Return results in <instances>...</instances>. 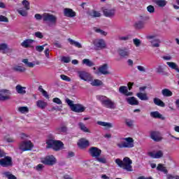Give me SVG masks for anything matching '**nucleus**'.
Instances as JSON below:
<instances>
[{"label":"nucleus","instance_id":"obj_1","mask_svg":"<svg viewBox=\"0 0 179 179\" xmlns=\"http://www.w3.org/2000/svg\"><path fill=\"white\" fill-rule=\"evenodd\" d=\"M96 100L100 101L101 106L106 108H109L110 110H115L117 106L115 103L111 100V99L104 96V95H97L96 96Z\"/></svg>","mask_w":179,"mask_h":179},{"label":"nucleus","instance_id":"obj_58","mask_svg":"<svg viewBox=\"0 0 179 179\" xmlns=\"http://www.w3.org/2000/svg\"><path fill=\"white\" fill-rule=\"evenodd\" d=\"M62 61L65 64H69V62H71V57L64 56L62 58Z\"/></svg>","mask_w":179,"mask_h":179},{"label":"nucleus","instance_id":"obj_57","mask_svg":"<svg viewBox=\"0 0 179 179\" xmlns=\"http://www.w3.org/2000/svg\"><path fill=\"white\" fill-rule=\"evenodd\" d=\"M156 71L157 73H163L164 72V68L163 66H158V67L156 69Z\"/></svg>","mask_w":179,"mask_h":179},{"label":"nucleus","instance_id":"obj_48","mask_svg":"<svg viewBox=\"0 0 179 179\" xmlns=\"http://www.w3.org/2000/svg\"><path fill=\"white\" fill-rule=\"evenodd\" d=\"M96 159L97 162H99V163H102V164H107V159L105 157H98Z\"/></svg>","mask_w":179,"mask_h":179},{"label":"nucleus","instance_id":"obj_54","mask_svg":"<svg viewBox=\"0 0 179 179\" xmlns=\"http://www.w3.org/2000/svg\"><path fill=\"white\" fill-rule=\"evenodd\" d=\"M60 78L62 80H65V82H71V78L68 77V76L62 74Z\"/></svg>","mask_w":179,"mask_h":179},{"label":"nucleus","instance_id":"obj_47","mask_svg":"<svg viewBox=\"0 0 179 179\" xmlns=\"http://www.w3.org/2000/svg\"><path fill=\"white\" fill-rule=\"evenodd\" d=\"M94 30L96 33H99V34H101V36H107V32L104 31L103 29L94 27Z\"/></svg>","mask_w":179,"mask_h":179},{"label":"nucleus","instance_id":"obj_41","mask_svg":"<svg viewBox=\"0 0 179 179\" xmlns=\"http://www.w3.org/2000/svg\"><path fill=\"white\" fill-rule=\"evenodd\" d=\"M22 62L28 66V68H34V63L29 62V59H22Z\"/></svg>","mask_w":179,"mask_h":179},{"label":"nucleus","instance_id":"obj_10","mask_svg":"<svg viewBox=\"0 0 179 179\" xmlns=\"http://www.w3.org/2000/svg\"><path fill=\"white\" fill-rule=\"evenodd\" d=\"M10 91L6 89L0 90V101L10 100Z\"/></svg>","mask_w":179,"mask_h":179},{"label":"nucleus","instance_id":"obj_13","mask_svg":"<svg viewBox=\"0 0 179 179\" xmlns=\"http://www.w3.org/2000/svg\"><path fill=\"white\" fill-rule=\"evenodd\" d=\"M94 47L97 50H104V48H106L107 44L106 43V41L104 39H96L93 43Z\"/></svg>","mask_w":179,"mask_h":179},{"label":"nucleus","instance_id":"obj_52","mask_svg":"<svg viewBox=\"0 0 179 179\" xmlns=\"http://www.w3.org/2000/svg\"><path fill=\"white\" fill-rule=\"evenodd\" d=\"M45 45H47V44H44L43 45H37L36 47V51H38V52H42V51L44 50V48L45 47Z\"/></svg>","mask_w":179,"mask_h":179},{"label":"nucleus","instance_id":"obj_27","mask_svg":"<svg viewBox=\"0 0 179 179\" xmlns=\"http://www.w3.org/2000/svg\"><path fill=\"white\" fill-rule=\"evenodd\" d=\"M162 94L164 97H171L173 96V92L167 88H164L162 90Z\"/></svg>","mask_w":179,"mask_h":179},{"label":"nucleus","instance_id":"obj_63","mask_svg":"<svg viewBox=\"0 0 179 179\" xmlns=\"http://www.w3.org/2000/svg\"><path fill=\"white\" fill-rule=\"evenodd\" d=\"M6 48H8V45H6V43L0 44V51H3V50H6Z\"/></svg>","mask_w":179,"mask_h":179},{"label":"nucleus","instance_id":"obj_50","mask_svg":"<svg viewBox=\"0 0 179 179\" xmlns=\"http://www.w3.org/2000/svg\"><path fill=\"white\" fill-rule=\"evenodd\" d=\"M133 43L136 47H141V44H142V41H141V39L138 38L133 39Z\"/></svg>","mask_w":179,"mask_h":179},{"label":"nucleus","instance_id":"obj_19","mask_svg":"<svg viewBox=\"0 0 179 179\" xmlns=\"http://www.w3.org/2000/svg\"><path fill=\"white\" fill-rule=\"evenodd\" d=\"M150 138L155 142H160L162 141V137H160V132L157 131H152L150 133Z\"/></svg>","mask_w":179,"mask_h":179},{"label":"nucleus","instance_id":"obj_25","mask_svg":"<svg viewBox=\"0 0 179 179\" xmlns=\"http://www.w3.org/2000/svg\"><path fill=\"white\" fill-rule=\"evenodd\" d=\"M15 90L18 94H26V87H22L20 85H17L15 87Z\"/></svg>","mask_w":179,"mask_h":179},{"label":"nucleus","instance_id":"obj_55","mask_svg":"<svg viewBox=\"0 0 179 179\" xmlns=\"http://www.w3.org/2000/svg\"><path fill=\"white\" fill-rule=\"evenodd\" d=\"M147 10L149 13H155V6L150 5L147 7Z\"/></svg>","mask_w":179,"mask_h":179},{"label":"nucleus","instance_id":"obj_38","mask_svg":"<svg viewBox=\"0 0 179 179\" xmlns=\"http://www.w3.org/2000/svg\"><path fill=\"white\" fill-rule=\"evenodd\" d=\"M155 3L159 8H164L167 5V1L166 0H157Z\"/></svg>","mask_w":179,"mask_h":179},{"label":"nucleus","instance_id":"obj_37","mask_svg":"<svg viewBox=\"0 0 179 179\" xmlns=\"http://www.w3.org/2000/svg\"><path fill=\"white\" fill-rule=\"evenodd\" d=\"M96 124H98V125H101V127H107V128H113V124L110 122L98 121Z\"/></svg>","mask_w":179,"mask_h":179},{"label":"nucleus","instance_id":"obj_26","mask_svg":"<svg viewBox=\"0 0 179 179\" xmlns=\"http://www.w3.org/2000/svg\"><path fill=\"white\" fill-rule=\"evenodd\" d=\"M137 97L143 101H146L149 100V97L148 96V94L146 93H142V92H138L136 94Z\"/></svg>","mask_w":179,"mask_h":179},{"label":"nucleus","instance_id":"obj_3","mask_svg":"<svg viewBox=\"0 0 179 179\" xmlns=\"http://www.w3.org/2000/svg\"><path fill=\"white\" fill-rule=\"evenodd\" d=\"M34 17L37 20H41V19H43V22H50L52 24H57V17L52 14L43 13L41 15V14L36 13Z\"/></svg>","mask_w":179,"mask_h":179},{"label":"nucleus","instance_id":"obj_34","mask_svg":"<svg viewBox=\"0 0 179 179\" xmlns=\"http://www.w3.org/2000/svg\"><path fill=\"white\" fill-rule=\"evenodd\" d=\"M36 106L39 108L44 110L47 107V102H44V101L38 100L36 102Z\"/></svg>","mask_w":179,"mask_h":179},{"label":"nucleus","instance_id":"obj_36","mask_svg":"<svg viewBox=\"0 0 179 179\" xmlns=\"http://www.w3.org/2000/svg\"><path fill=\"white\" fill-rule=\"evenodd\" d=\"M38 90L39 92H41V93H42L43 96L44 97H45V99H50V95H48V92H47V91L44 90V89H43V86L40 85L38 88Z\"/></svg>","mask_w":179,"mask_h":179},{"label":"nucleus","instance_id":"obj_43","mask_svg":"<svg viewBox=\"0 0 179 179\" xmlns=\"http://www.w3.org/2000/svg\"><path fill=\"white\" fill-rule=\"evenodd\" d=\"M92 86H101L103 85V82L99 79L94 80L92 83Z\"/></svg>","mask_w":179,"mask_h":179},{"label":"nucleus","instance_id":"obj_28","mask_svg":"<svg viewBox=\"0 0 179 179\" xmlns=\"http://www.w3.org/2000/svg\"><path fill=\"white\" fill-rule=\"evenodd\" d=\"M67 40L71 45H74V47H76L77 48H82V44H80V43L76 41L71 38H69Z\"/></svg>","mask_w":179,"mask_h":179},{"label":"nucleus","instance_id":"obj_21","mask_svg":"<svg viewBox=\"0 0 179 179\" xmlns=\"http://www.w3.org/2000/svg\"><path fill=\"white\" fill-rule=\"evenodd\" d=\"M98 69H99V72L102 75H108L110 73V72L107 71L108 69V64H104L103 65L99 66Z\"/></svg>","mask_w":179,"mask_h":179},{"label":"nucleus","instance_id":"obj_62","mask_svg":"<svg viewBox=\"0 0 179 179\" xmlns=\"http://www.w3.org/2000/svg\"><path fill=\"white\" fill-rule=\"evenodd\" d=\"M166 179H179L178 176H173L171 174H168L166 176Z\"/></svg>","mask_w":179,"mask_h":179},{"label":"nucleus","instance_id":"obj_31","mask_svg":"<svg viewBox=\"0 0 179 179\" xmlns=\"http://www.w3.org/2000/svg\"><path fill=\"white\" fill-rule=\"evenodd\" d=\"M153 102L156 106H158L159 107H165L166 103L162 101V99L159 98H154Z\"/></svg>","mask_w":179,"mask_h":179},{"label":"nucleus","instance_id":"obj_61","mask_svg":"<svg viewBox=\"0 0 179 179\" xmlns=\"http://www.w3.org/2000/svg\"><path fill=\"white\" fill-rule=\"evenodd\" d=\"M52 101L53 103H56V104H62V101L59 98H54Z\"/></svg>","mask_w":179,"mask_h":179},{"label":"nucleus","instance_id":"obj_24","mask_svg":"<svg viewBox=\"0 0 179 179\" xmlns=\"http://www.w3.org/2000/svg\"><path fill=\"white\" fill-rule=\"evenodd\" d=\"M127 101L128 104H130V106H138L139 105V101L135 98V96L129 97L127 99Z\"/></svg>","mask_w":179,"mask_h":179},{"label":"nucleus","instance_id":"obj_59","mask_svg":"<svg viewBox=\"0 0 179 179\" xmlns=\"http://www.w3.org/2000/svg\"><path fill=\"white\" fill-rule=\"evenodd\" d=\"M130 38H131V36H129V35H127L126 36H120L119 40L120 41H127L129 40Z\"/></svg>","mask_w":179,"mask_h":179},{"label":"nucleus","instance_id":"obj_14","mask_svg":"<svg viewBox=\"0 0 179 179\" xmlns=\"http://www.w3.org/2000/svg\"><path fill=\"white\" fill-rule=\"evenodd\" d=\"M103 15L106 17H109L110 19H113L114 16H115V8H104Z\"/></svg>","mask_w":179,"mask_h":179},{"label":"nucleus","instance_id":"obj_56","mask_svg":"<svg viewBox=\"0 0 179 179\" xmlns=\"http://www.w3.org/2000/svg\"><path fill=\"white\" fill-rule=\"evenodd\" d=\"M0 22H3L4 23H9V19L3 15H0Z\"/></svg>","mask_w":179,"mask_h":179},{"label":"nucleus","instance_id":"obj_5","mask_svg":"<svg viewBox=\"0 0 179 179\" xmlns=\"http://www.w3.org/2000/svg\"><path fill=\"white\" fill-rule=\"evenodd\" d=\"M64 143L59 140H55L51 143V145L49 144L46 145V149H52L55 152H59L64 149Z\"/></svg>","mask_w":179,"mask_h":179},{"label":"nucleus","instance_id":"obj_12","mask_svg":"<svg viewBox=\"0 0 179 179\" xmlns=\"http://www.w3.org/2000/svg\"><path fill=\"white\" fill-rule=\"evenodd\" d=\"M147 40H151L150 41V43H151V47L153 48L160 47V43H162V41L159 38H155V36L150 35L146 36Z\"/></svg>","mask_w":179,"mask_h":179},{"label":"nucleus","instance_id":"obj_46","mask_svg":"<svg viewBox=\"0 0 179 179\" xmlns=\"http://www.w3.org/2000/svg\"><path fill=\"white\" fill-rule=\"evenodd\" d=\"M120 93H122V94H127L128 93V88L125 86H121L119 88Z\"/></svg>","mask_w":179,"mask_h":179},{"label":"nucleus","instance_id":"obj_45","mask_svg":"<svg viewBox=\"0 0 179 179\" xmlns=\"http://www.w3.org/2000/svg\"><path fill=\"white\" fill-rule=\"evenodd\" d=\"M18 111L22 114H24V113H29V108L27 106H21L18 108Z\"/></svg>","mask_w":179,"mask_h":179},{"label":"nucleus","instance_id":"obj_4","mask_svg":"<svg viewBox=\"0 0 179 179\" xmlns=\"http://www.w3.org/2000/svg\"><path fill=\"white\" fill-rule=\"evenodd\" d=\"M1 157H4L0 159V166H1V167H12V166H13L12 157L6 156V153L0 149V158Z\"/></svg>","mask_w":179,"mask_h":179},{"label":"nucleus","instance_id":"obj_2","mask_svg":"<svg viewBox=\"0 0 179 179\" xmlns=\"http://www.w3.org/2000/svg\"><path fill=\"white\" fill-rule=\"evenodd\" d=\"M115 162L116 164H117V166H119V167H120L121 169L127 170V171H133L132 159H131L129 157H126L123 159V160L117 158L115 159Z\"/></svg>","mask_w":179,"mask_h":179},{"label":"nucleus","instance_id":"obj_51","mask_svg":"<svg viewBox=\"0 0 179 179\" xmlns=\"http://www.w3.org/2000/svg\"><path fill=\"white\" fill-rule=\"evenodd\" d=\"M18 13L21 15V16L26 17L28 15V13L26 10L24 9H20L17 10Z\"/></svg>","mask_w":179,"mask_h":179},{"label":"nucleus","instance_id":"obj_33","mask_svg":"<svg viewBox=\"0 0 179 179\" xmlns=\"http://www.w3.org/2000/svg\"><path fill=\"white\" fill-rule=\"evenodd\" d=\"M157 170L158 171H162V173H164V174H167V173H169V171L167 170L166 166L163 165V164H159L157 166Z\"/></svg>","mask_w":179,"mask_h":179},{"label":"nucleus","instance_id":"obj_42","mask_svg":"<svg viewBox=\"0 0 179 179\" xmlns=\"http://www.w3.org/2000/svg\"><path fill=\"white\" fill-rule=\"evenodd\" d=\"M4 176L8 179H17V178H16V176H15V175L10 173V172H9V171L4 172Z\"/></svg>","mask_w":179,"mask_h":179},{"label":"nucleus","instance_id":"obj_53","mask_svg":"<svg viewBox=\"0 0 179 179\" xmlns=\"http://www.w3.org/2000/svg\"><path fill=\"white\" fill-rule=\"evenodd\" d=\"M66 103L68 104V106H69L71 110V108H73V106L75 105V104L73 103V101H72V100H71V99H66Z\"/></svg>","mask_w":179,"mask_h":179},{"label":"nucleus","instance_id":"obj_30","mask_svg":"<svg viewBox=\"0 0 179 179\" xmlns=\"http://www.w3.org/2000/svg\"><path fill=\"white\" fill-rule=\"evenodd\" d=\"M166 64L169 66L171 69H174L179 73V69H178V65L177 64L173 62H167Z\"/></svg>","mask_w":179,"mask_h":179},{"label":"nucleus","instance_id":"obj_15","mask_svg":"<svg viewBox=\"0 0 179 179\" xmlns=\"http://www.w3.org/2000/svg\"><path fill=\"white\" fill-rule=\"evenodd\" d=\"M117 52L120 58H128V57H129V50L127 48H120L117 50Z\"/></svg>","mask_w":179,"mask_h":179},{"label":"nucleus","instance_id":"obj_20","mask_svg":"<svg viewBox=\"0 0 179 179\" xmlns=\"http://www.w3.org/2000/svg\"><path fill=\"white\" fill-rule=\"evenodd\" d=\"M77 145L80 149H86V148H89L90 143L85 138H81L79 140Z\"/></svg>","mask_w":179,"mask_h":179},{"label":"nucleus","instance_id":"obj_35","mask_svg":"<svg viewBox=\"0 0 179 179\" xmlns=\"http://www.w3.org/2000/svg\"><path fill=\"white\" fill-rule=\"evenodd\" d=\"M83 65H86V66H89L90 68L94 66V63L89 59H83Z\"/></svg>","mask_w":179,"mask_h":179},{"label":"nucleus","instance_id":"obj_32","mask_svg":"<svg viewBox=\"0 0 179 179\" xmlns=\"http://www.w3.org/2000/svg\"><path fill=\"white\" fill-rule=\"evenodd\" d=\"M55 141V136L52 134H49L47 136V139L45 141L46 146H48L49 145H51V143L54 142Z\"/></svg>","mask_w":179,"mask_h":179},{"label":"nucleus","instance_id":"obj_23","mask_svg":"<svg viewBox=\"0 0 179 179\" xmlns=\"http://www.w3.org/2000/svg\"><path fill=\"white\" fill-rule=\"evenodd\" d=\"M148 155L150 156V157H152V159H161L163 156V151L159 150L156 153L150 152H148Z\"/></svg>","mask_w":179,"mask_h":179},{"label":"nucleus","instance_id":"obj_39","mask_svg":"<svg viewBox=\"0 0 179 179\" xmlns=\"http://www.w3.org/2000/svg\"><path fill=\"white\" fill-rule=\"evenodd\" d=\"M78 127H79L81 131H83V132H89V133H90V130H89L87 129V127H86V125H85L83 124V122H79L78 123Z\"/></svg>","mask_w":179,"mask_h":179},{"label":"nucleus","instance_id":"obj_11","mask_svg":"<svg viewBox=\"0 0 179 179\" xmlns=\"http://www.w3.org/2000/svg\"><path fill=\"white\" fill-rule=\"evenodd\" d=\"M88 152L92 157H95L96 159L101 155V150L97 147H91Z\"/></svg>","mask_w":179,"mask_h":179},{"label":"nucleus","instance_id":"obj_17","mask_svg":"<svg viewBox=\"0 0 179 179\" xmlns=\"http://www.w3.org/2000/svg\"><path fill=\"white\" fill-rule=\"evenodd\" d=\"M35 41H36L33 39H25L22 42L21 45L23 47V48H34L33 43Z\"/></svg>","mask_w":179,"mask_h":179},{"label":"nucleus","instance_id":"obj_64","mask_svg":"<svg viewBox=\"0 0 179 179\" xmlns=\"http://www.w3.org/2000/svg\"><path fill=\"white\" fill-rule=\"evenodd\" d=\"M92 13L94 17H100L101 16V14L99 11L93 10Z\"/></svg>","mask_w":179,"mask_h":179},{"label":"nucleus","instance_id":"obj_16","mask_svg":"<svg viewBox=\"0 0 179 179\" xmlns=\"http://www.w3.org/2000/svg\"><path fill=\"white\" fill-rule=\"evenodd\" d=\"M64 15L66 17H76V12L74 11L72 8H66L63 11Z\"/></svg>","mask_w":179,"mask_h":179},{"label":"nucleus","instance_id":"obj_29","mask_svg":"<svg viewBox=\"0 0 179 179\" xmlns=\"http://www.w3.org/2000/svg\"><path fill=\"white\" fill-rule=\"evenodd\" d=\"M150 116L152 117V118H159V120H165V117H163V115L160 114L159 111L151 112Z\"/></svg>","mask_w":179,"mask_h":179},{"label":"nucleus","instance_id":"obj_8","mask_svg":"<svg viewBox=\"0 0 179 179\" xmlns=\"http://www.w3.org/2000/svg\"><path fill=\"white\" fill-rule=\"evenodd\" d=\"M41 163L45 166H54L57 163V159L54 155H48L41 159Z\"/></svg>","mask_w":179,"mask_h":179},{"label":"nucleus","instance_id":"obj_7","mask_svg":"<svg viewBox=\"0 0 179 179\" xmlns=\"http://www.w3.org/2000/svg\"><path fill=\"white\" fill-rule=\"evenodd\" d=\"M33 143L31 141H22L19 145V149L20 150H22V152H27L29 150H31L34 148Z\"/></svg>","mask_w":179,"mask_h":179},{"label":"nucleus","instance_id":"obj_18","mask_svg":"<svg viewBox=\"0 0 179 179\" xmlns=\"http://www.w3.org/2000/svg\"><path fill=\"white\" fill-rule=\"evenodd\" d=\"M86 108L80 103H76L71 108V111L73 113H85Z\"/></svg>","mask_w":179,"mask_h":179},{"label":"nucleus","instance_id":"obj_44","mask_svg":"<svg viewBox=\"0 0 179 179\" xmlns=\"http://www.w3.org/2000/svg\"><path fill=\"white\" fill-rule=\"evenodd\" d=\"M24 8L26 9V10H30V3L27 0H23L22 2Z\"/></svg>","mask_w":179,"mask_h":179},{"label":"nucleus","instance_id":"obj_40","mask_svg":"<svg viewBox=\"0 0 179 179\" xmlns=\"http://www.w3.org/2000/svg\"><path fill=\"white\" fill-rule=\"evenodd\" d=\"M13 71H15V72H25L26 68L22 66H15L13 68Z\"/></svg>","mask_w":179,"mask_h":179},{"label":"nucleus","instance_id":"obj_6","mask_svg":"<svg viewBox=\"0 0 179 179\" xmlns=\"http://www.w3.org/2000/svg\"><path fill=\"white\" fill-rule=\"evenodd\" d=\"M123 140L125 141L126 142L124 141L123 143L117 144V146H118L120 149H122L124 148L131 149L135 146L134 143V141L132 137L124 138H123Z\"/></svg>","mask_w":179,"mask_h":179},{"label":"nucleus","instance_id":"obj_22","mask_svg":"<svg viewBox=\"0 0 179 179\" xmlns=\"http://www.w3.org/2000/svg\"><path fill=\"white\" fill-rule=\"evenodd\" d=\"M134 27L136 29V30H142V29H145V21H136L134 24Z\"/></svg>","mask_w":179,"mask_h":179},{"label":"nucleus","instance_id":"obj_9","mask_svg":"<svg viewBox=\"0 0 179 179\" xmlns=\"http://www.w3.org/2000/svg\"><path fill=\"white\" fill-rule=\"evenodd\" d=\"M78 77L82 80H85V82H92L93 80V78L92 77V75L90 73L83 71H80L77 72Z\"/></svg>","mask_w":179,"mask_h":179},{"label":"nucleus","instance_id":"obj_60","mask_svg":"<svg viewBox=\"0 0 179 179\" xmlns=\"http://www.w3.org/2000/svg\"><path fill=\"white\" fill-rule=\"evenodd\" d=\"M34 36L35 37H37V38H43V37H44L43 34L40 31L35 32Z\"/></svg>","mask_w":179,"mask_h":179},{"label":"nucleus","instance_id":"obj_49","mask_svg":"<svg viewBox=\"0 0 179 179\" xmlns=\"http://www.w3.org/2000/svg\"><path fill=\"white\" fill-rule=\"evenodd\" d=\"M56 131L58 132H66V131H68V128L66 126H62L61 127H57Z\"/></svg>","mask_w":179,"mask_h":179}]
</instances>
